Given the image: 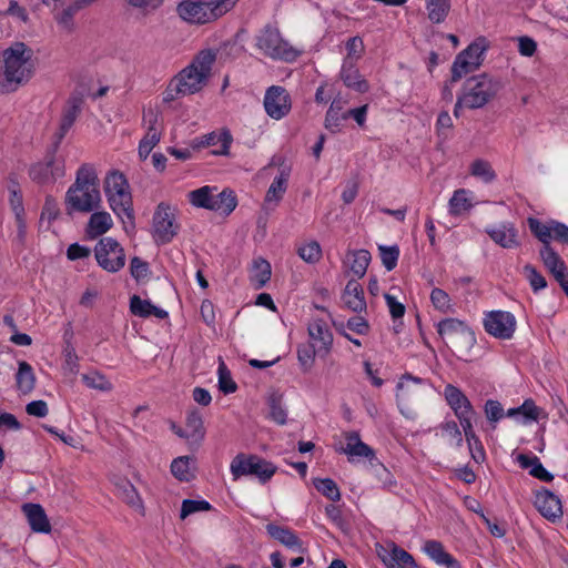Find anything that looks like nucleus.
I'll return each mask as SVG.
<instances>
[{
    "label": "nucleus",
    "instance_id": "obj_42",
    "mask_svg": "<svg viewBox=\"0 0 568 568\" xmlns=\"http://www.w3.org/2000/svg\"><path fill=\"white\" fill-rule=\"evenodd\" d=\"M215 189L202 186L187 193L190 203L195 207L211 210L214 201Z\"/></svg>",
    "mask_w": 568,
    "mask_h": 568
},
{
    "label": "nucleus",
    "instance_id": "obj_60",
    "mask_svg": "<svg viewBox=\"0 0 568 568\" xmlns=\"http://www.w3.org/2000/svg\"><path fill=\"white\" fill-rule=\"evenodd\" d=\"M211 508L212 507H211L210 503H207L206 500L185 499L182 503L180 517L182 519H184L192 514H195L199 511H207Z\"/></svg>",
    "mask_w": 568,
    "mask_h": 568
},
{
    "label": "nucleus",
    "instance_id": "obj_48",
    "mask_svg": "<svg viewBox=\"0 0 568 568\" xmlns=\"http://www.w3.org/2000/svg\"><path fill=\"white\" fill-rule=\"evenodd\" d=\"M440 436L452 446L462 447L463 435L454 420H447L439 425Z\"/></svg>",
    "mask_w": 568,
    "mask_h": 568
},
{
    "label": "nucleus",
    "instance_id": "obj_27",
    "mask_svg": "<svg viewBox=\"0 0 568 568\" xmlns=\"http://www.w3.org/2000/svg\"><path fill=\"white\" fill-rule=\"evenodd\" d=\"M476 50H478L477 47H467L465 50L457 54L452 67V83L457 82L464 75L475 71L480 67V62L468 60V54L471 53V51L476 52Z\"/></svg>",
    "mask_w": 568,
    "mask_h": 568
},
{
    "label": "nucleus",
    "instance_id": "obj_44",
    "mask_svg": "<svg viewBox=\"0 0 568 568\" xmlns=\"http://www.w3.org/2000/svg\"><path fill=\"white\" fill-rule=\"evenodd\" d=\"M473 206V197L464 189L454 192L449 200V213L453 215H459L468 211Z\"/></svg>",
    "mask_w": 568,
    "mask_h": 568
},
{
    "label": "nucleus",
    "instance_id": "obj_15",
    "mask_svg": "<svg viewBox=\"0 0 568 568\" xmlns=\"http://www.w3.org/2000/svg\"><path fill=\"white\" fill-rule=\"evenodd\" d=\"M233 142V136L229 129H222L221 131H213L201 138H195L191 141L190 145L192 150L199 151L203 148L217 146L212 151L215 155H227L230 146Z\"/></svg>",
    "mask_w": 568,
    "mask_h": 568
},
{
    "label": "nucleus",
    "instance_id": "obj_9",
    "mask_svg": "<svg viewBox=\"0 0 568 568\" xmlns=\"http://www.w3.org/2000/svg\"><path fill=\"white\" fill-rule=\"evenodd\" d=\"M276 466L257 455H236L230 465L234 480L242 476H255L261 484L267 483L276 473Z\"/></svg>",
    "mask_w": 568,
    "mask_h": 568
},
{
    "label": "nucleus",
    "instance_id": "obj_6",
    "mask_svg": "<svg viewBox=\"0 0 568 568\" xmlns=\"http://www.w3.org/2000/svg\"><path fill=\"white\" fill-rule=\"evenodd\" d=\"M500 89L499 80L483 73L468 78L460 94L466 100V109L475 110L485 106L495 99Z\"/></svg>",
    "mask_w": 568,
    "mask_h": 568
},
{
    "label": "nucleus",
    "instance_id": "obj_14",
    "mask_svg": "<svg viewBox=\"0 0 568 568\" xmlns=\"http://www.w3.org/2000/svg\"><path fill=\"white\" fill-rule=\"evenodd\" d=\"M264 109L268 116L281 120L291 111V98L286 89L280 85L270 87L264 97Z\"/></svg>",
    "mask_w": 568,
    "mask_h": 568
},
{
    "label": "nucleus",
    "instance_id": "obj_51",
    "mask_svg": "<svg viewBox=\"0 0 568 568\" xmlns=\"http://www.w3.org/2000/svg\"><path fill=\"white\" fill-rule=\"evenodd\" d=\"M541 409L537 407L531 399H526L519 407L510 408L507 410L506 415L508 417H515L517 415H521L527 420H537Z\"/></svg>",
    "mask_w": 568,
    "mask_h": 568
},
{
    "label": "nucleus",
    "instance_id": "obj_29",
    "mask_svg": "<svg viewBox=\"0 0 568 568\" xmlns=\"http://www.w3.org/2000/svg\"><path fill=\"white\" fill-rule=\"evenodd\" d=\"M113 226L111 215L105 211L93 212L87 224V234L95 239L105 234Z\"/></svg>",
    "mask_w": 568,
    "mask_h": 568
},
{
    "label": "nucleus",
    "instance_id": "obj_62",
    "mask_svg": "<svg viewBox=\"0 0 568 568\" xmlns=\"http://www.w3.org/2000/svg\"><path fill=\"white\" fill-rule=\"evenodd\" d=\"M9 203L14 216L24 215L23 197L17 183L9 186Z\"/></svg>",
    "mask_w": 568,
    "mask_h": 568
},
{
    "label": "nucleus",
    "instance_id": "obj_41",
    "mask_svg": "<svg viewBox=\"0 0 568 568\" xmlns=\"http://www.w3.org/2000/svg\"><path fill=\"white\" fill-rule=\"evenodd\" d=\"M528 225L531 233L542 242V246H550V241L554 237L552 229L555 227V221L542 223L537 219L529 217Z\"/></svg>",
    "mask_w": 568,
    "mask_h": 568
},
{
    "label": "nucleus",
    "instance_id": "obj_11",
    "mask_svg": "<svg viewBox=\"0 0 568 568\" xmlns=\"http://www.w3.org/2000/svg\"><path fill=\"white\" fill-rule=\"evenodd\" d=\"M425 381L412 375H404L398 384L396 392L397 405L400 413L406 417H413L414 412L409 404L417 403L423 397Z\"/></svg>",
    "mask_w": 568,
    "mask_h": 568
},
{
    "label": "nucleus",
    "instance_id": "obj_4",
    "mask_svg": "<svg viewBox=\"0 0 568 568\" xmlns=\"http://www.w3.org/2000/svg\"><path fill=\"white\" fill-rule=\"evenodd\" d=\"M104 191L111 210L123 222L124 231L126 233L133 231L134 210L128 180H106Z\"/></svg>",
    "mask_w": 568,
    "mask_h": 568
},
{
    "label": "nucleus",
    "instance_id": "obj_45",
    "mask_svg": "<svg viewBox=\"0 0 568 568\" xmlns=\"http://www.w3.org/2000/svg\"><path fill=\"white\" fill-rule=\"evenodd\" d=\"M266 530L271 535V537L278 540L283 545H285L290 548H298L300 547V541H298L297 536L290 529L274 525V524H268L266 526Z\"/></svg>",
    "mask_w": 568,
    "mask_h": 568
},
{
    "label": "nucleus",
    "instance_id": "obj_39",
    "mask_svg": "<svg viewBox=\"0 0 568 568\" xmlns=\"http://www.w3.org/2000/svg\"><path fill=\"white\" fill-rule=\"evenodd\" d=\"M237 201L232 191L223 190L214 194V201L211 205V211L220 212L224 215H230L236 207Z\"/></svg>",
    "mask_w": 568,
    "mask_h": 568
},
{
    "label": "nucleus",
    "instance_id": "obj_49",
    "mask_svg": "<svg viewBox=\"0 0 568 568\" xmlns=\"http://www.w3.org/2000/svg\"><path fill=\"white\" fill-rule=\"evenodd\" d=\"M89 4L91 3L88 0H75L72 4L64 8L57 17L58 23L65 29L71 30L73 27L74 14Z\"/></svg>",
    "mask_w": 568,
    "mask_h": 568
},
{
    "label": "nucleus",
    "instance_id": "obj_18",
    "mask_svg": "<svg viewBox=\"0 0 568 568\" xmlns=\"http://www.w3.org/2000/svg\"><path fill=\"white\" fill-rule=\"evenodd\" d=\"M378 556L387 568H416L413 556L394 542L381 547Z\"/></svg>",
    "mask_w": 568,
    "mask_h": 568
},
{
    "label": "nucleus",
    "instance_id": "obj_64",
    "mask_svg": "<svg viewBox=\"0 0 568 568\" xmlns=\"http://www.w3.org/2000/svg\"><path fill=\"white\" fill-rule=\"evenodd\" d=\"M130 272L135 281L141 282L149 277L150 267L146 262H144L138 256H134L130 263Z\"/></svg>",
    "mask_w": 568,
    "mask_h": 568
},
{
    "label": "nucleus",
    "instance_id": "obj_63",
    "mask_svg": "<svg viewBox=\"0 0 568 568\" xmlns=\"http://www.w3.org/2000/svg\"><path fill=\"white\" fill-rule=\"evenodd\" d=\"M523 273L534 291H539L546 287L547 282L545 277L532 265H525Z\"/></svg>",
    "mask_w": 568,
    "mask_h": 568
},
{
    "label": "nucleus",
    "instance_id": "obj_33",
    "mask_svg": "<svg viewBox=\"0 0 568 568\" xmlns=\"http://www.w3.org/2000/svg\"><path fill=\"white\" fill-rule=\"evenodd\" d=\"M185 424V430L187 432V442L190 444H200V442L204 438L205 435L201 414L196 410L189 412Z\"/></svg>",
    "mask_w": 568,
    "mask_h": 568
},
{
    "label": "nucleus",
    "instance_id": "obj_10",
    "mask_svg": "<svg viewBox=\"0 0 568 568\" xmlns=\"http://www.w3.org/2000/svg\"><path fill=\"white\" fill-rule=\"evenodd\" d=\"M94 256L99 266L109 273L122 270L126 261L122 245L110 236L103 237L97 243Z\"/></svg>",
    "mask_w": 568,
    "mask_h": 568
},
{
    "label": "nucleus",
    "instance_id": "obj_16",
    "mask_svg": "<svg viewBox=\"0 0 568 568\" xmlns=\"http://www.w3.org/2000/svg\"><path fill=\"white\" fill-rule=\"evenodd\" d=\"M447 404L454 410L459 423L473 419L475 415L474 407L465 394L456 386L448 384L444 389Z\"/></svg>",
    "mask_w": 568,
    "mask_h": 568
},
{
    "label": "nucleus",
    "instance_id": "obj_40",
    "mask_svg": "<svg viewBox=\"0 0 568 568\" xmlns=\"http://www.w3.org/2000/svg\"><path fill=\"white\" fill-rule=\"evenodd\" d=\"M286 189L287 185L285 183V180H276L270 185L262 207L263 211L266 212V214H268L270 211L274 210L277 206L278 202L286 192Z\"/></svg>",
    "mask_w": 568,
    "mask_h": 568
},
{
    "label": "nucleus",
    "instance_id": "obj_28",
    "mask_svg": "<svg viewBox=\"0 0 568 568\" xmlns=\"http://www.w3.org/2000/svg\"><path fill=\"white\" fill-rule=\"evenodd\" d=\"M130 311L133 315L139 317L153 315L156 318L163 320L169 316L166 311L153 305L149 300H142L138 295H133L130 298Z\"/></svg>",
    "mask_w": 568,
    "mask_h": 568
},
{
    "label": "nucleus",
    "instance_id": "obj_36",
    "mask_svg": "<svg viewBox=\"0 0 568 568\" xmlns=\"http://www.w3.org/2000/svg\"><path fill=\"white\" fill-rule=\"evenodd\" d=\"M467 326L468 324L466 322L449 317L439 321L436 324V329L442 338L449 342L454 337L458 336V334H460Z\"/></svg>",
    "mask_w": 568,
    "mask_h": 568
},
{
    "label": "nucleus",
    "instance_id": "obj_55",
    "mask_svg": "<svg viewBox=\"0 0 568 568\" xmlns=\"http://www.w3.org/2000/svg\"><path fill=\"white\" fill-rule=\"evenodd\" d=\"M297 254L306 263L315 264L322 257V248L318 242L310 241L298 247Z\"/></svg>",
    "mask_w": 568,
    "mask_h": 568
},
{
    "label": "nucleus",
    "instance_id": "obj_32",
    "mask_svg": "<svg viewBox=\"0 0 568 568\" xmlns=\"http://www.w3.org/2000/svg\"><path fill=\"white\" fill-rule=\"evenodd\" d=\"M460 426L464 430L466 442L468 444L471 457L475 462L480 463L485 458L484 448L479 442V438L476 436L473 427V419H467L460 423Z\"/></svg>",
    "mask_w": 568,
    "mask_h": 568
},
{
    "label": "nucleus",
    "instance_id": "obj_38",
    "mask_svg": "<svg viewBox=\"0 0 568 568\" xmlns=\"http://www.w3.org/2000/svg\"><path fill=\"white\" fill-rule=\"evenodd\" d=\"M371 262V254L366 250H358L347 255V265L357 277H363Z\"/></svg>",
    "mask_w": 568,
    "mask_h": 568
},
{
    "label": "nucleus",
    "instance_id": "obj_30",
    "mask_svg": "<svg viewBox=\"0 0 568 568\" xmlns=\"http://www.w3.org/2000/svg\"><path fill=\"white\" fill-rule=\"evenodd\" d=\"M423 549L436 564L445 566L446 568H460L457 560L444 549L439 541L427 540Z\"/></svg>",
    "mask_w": 568,
    "mask_h": 568
},
{
    "label": "nucleus",
    "instance_id": "obj_31",
    "mask_svg": "<svg viewBox=\"0 0 568 568\" xmlns=\"http://www.w3.org/2000/svg\"><path fill=\"white\" fill-rule=\"evenodd\" d=\"M516 459L521 468H529V474L532 477L546 483H549L554 479V476L542 466L538 457H530L525 454H519Z\"/></svg>",
    "mask_w": 568,
    "mask_h": 568
},
{
    "label": "nucleus",
    "instance_id": "obj_8",
    "mask_svg": "<svg viewBox=\"0 0 568 568\" xmlns=\"http://www.w3.org/2000/svg\"><path fill=\"white\" fill-rule=\"evenodd\" d=\"M256 45L273 60L293 62L300 55V51L282 38L278 29L270 24L265 26L256 37Z\"/></svg>",
    "mask_w": 568,
    "mask_h": 568
},
{
    "label": "nucleus",
    "instance_id": "obj_12",
    "mask_svg": "<svg viewBox=\"0 0 568 568\" xmlns=\"http://www.w3.org/2000/svg\"><path fill=\"white\" fill-rule=\"evenodd\" d=\"M484 328L496 338L509 339L516 329V318L506 311H490L485 314Z\"/></svg>",
    "mask_w": 568,
    "mask_h": 568
},
{
    "label": "nucleus",
    "instance_id": "obj_54",
    "mask_svg": "<svg viewBox=\"0 0 568 568\" xmlns=\"http://www.w3.org/2000/svg\"><path fill=\"white\" fill-rule=\"evenodd\" d=\"M82 381L89 388L101 392H110L113 387L112 383L103 374L95 371L83 374Z\"/></svg>",
    "mask_w": 568,
    "mask_h": 568
},
{
    "label": "nucleus",
    "instance_id": "obj_7",
    "mask_svg": "<svg viewBox=\"0 0 568 568\" xmlns=\"http://www.w3.org/2000/svg\"><path fill=\"white\" fill-rule=\"evenodd\" d=\"M100 204L101 193L95 180H75L65 194L69 212L89 213L99 209Z\"/></svg>",
    "mask_w": 568,
    "mask_h": 568
},
{
    "label": "nucleus",
    "instance_id": "obj_58",
    "mask_svg": "<svg viewBox=\"0 0 568 568\" xmlns=\"http://www.w3.org/2000/svg\"><path fill=\"white\" fill-rule=\"evenodd\" d=\"M433 306L442 313L453 312L452 300L449 295L442 288L435 287L430 293Z\"/></svg>",
    "mask_w": 568,
    "mask_h": 568
},
{
    "label": "nucleus",
    "instance_id": "obj_22",
    "mask_svg": "<svg viewBox=\"0 0 568 568\" xmlns=\"http://www.w3.org/2000/svg\"><path fill=\"white\" fill-rule=\"evenodd\" d=\"M486 233L496 244L504 248L519 246L518 231L513 223L503 222L496 226L487 227Z\"/></svg>",
    "mask_w": 568,
    "mask_h": 568
},
{
    "label": "nucleus",
    "instance_id": "obj_47",
    "mask_svg": "<svg viewBox=\"0 0 568 568\" xmlns=\"http://www.w3.org/2000/svg\"><path fill=\"white\" fill-rule=\"evenodd\" d=\"M428 18L433 23H442L450 9V0H426Z\"/></svg>",
    "mask_w": 568,
    "mask_h": 568
},
{
    "label": "nucleus",
    "instance_id": "obj_50",
    "mask_svg": "<svg viewBox=\"0 0 568 568\" xmlns=\"http://www.w3.org/2000/svg\"><path fill=\"white\" fill-rule=\"evenodd\" d=\"M193 459L189 456H181L173 459L171 464V471L175 478L181 481H189L192 478L191 462Z\"/></svg>",
    "mask_w": 568,
    "mask_h": 568
},
{
    "label": "nucleus",
    "instance_id": "obj_43",
    "mask_svg": "<svg viewBox=\"0 0 568 568\" xmlns=\"http://www.w3.org/2000/svg\"><path fill=\"white\" fill-rule=\"evenodd\" d=\"M449 343L456 348L460 356L470 354V351L476 344V336L474 331L467 326L458 336L449 341Z\"/></svg>",
    "mask_w": 568,
    "mask_h": 568
},
{
    "label": "nucleus",
    "instance_id": "obj_5",
    "mask_svg": "<svg viewBox=\"0 0 568 568\" xmlns=\"http://www.w3.org/2000/svg\"><path fill=\"white\" fill-rule=\"evenodd\" d=\"M179 209L169 202H160L152 215L151 236L155 244L164 245L179 234L181 225L178 220Z\"/></svg>",
    "mask_w": 568,
    "mask_h": 568
},
{
    "label": "nucleus",
    "instance_id": "obj_56",
    "mask_svg": "<svg viewBox=\"0 0 568 568\" xmlns=\"http://www.w3.org/2000/svg\"><path fill=\"white\" fill-rule=\"evenodd\" d=\"M119 493L121 498L131 507L142 510L143 504L140 495L138 494L135 487L129 483L124 481L121 486H119Z\"/></svg>",
    "mask_w": 568,
    "mask_h": 568
},
{
    "label": "nucleus",
    "instance_id": "obj_19",
    "mask_svg": "<svg viewBox=\"0 0 568 568\" xmlns=\"http://www.w3.org/2000/svg\"><path fill=\"white\" fill-rule=\"evenodd\" d=\"M540 257L545 266L554 275L568 296V273L562 258L554 251L551 246H542Z\"/></svg>",
    "mask_w": 568,
    "mask_h": 568
},
{
    "label": "nucleus",
    "instance_id": "obj_2",
    "mask_svg": "<svg viewBox=\"0 0 568 568\" xmlns=\"http://www.w3.org/2000/svg\"><path fill=\"white\" fill-rule=\"evenodd\" d=\"M215 59L213 50H201L189 65L173 77L186 95L195 94L206 85Z\"/></svg>",
    "mask_w": 568,
    "mask_h": 568
},
{
    "label": "nucleus",
    "instance_id": "obj_35",
    "mask_svg": "<svg viewBox=\"0 0 568 568\" xmlns=\"http://www.w3.org/2000/svg\"><path fill=\"white\" fill-rule=\"evenodd\" d=\"M271 274V264L266 260H254L250 280L255 288H262L270 281Z\"/></svg>",
    "mask_w": 568,
    "mask_h": 568
},
{
    "label": "nucleus",
    "instance_id": "obj_13",
    "mask_svg": "<svg viewBox=\"0 0 568 568\" xmlns=\"http://www.w3.org/2000/svg\"><path fill=\"white\" fill-rule=\"evenodd\" d=\"M82 104L83 98L79 93L71 94L70 98L67 100L65 105L62 110L59 129L53 136V152H57L63 138L74 124L77 118L81 113Z\"/></svg>",
    "mask_w": 568,
    "mask_h": 568
},
{
    "label": "nucleus",
    "instance_id": "obj_25",
    "mask_svg": "<svg viewBox=\"0 0 568 568\" xmlns=\"http://www.w3.org/2000/svg\"><path fill=\"white\" fill-rule=\"evenodd\" d=\"M55 152L48 154L44 162L32 166L30 174L33 178H62L65 174L64 160L54 158Z\"/></svg>",
    "mask_w": 568,
    "mask_h": 568
},
{
    "label": "nucleus",
    "instance_id": "obj_21",
    "mask_svg": "<svg viewBox=\"0 0 568 568\" xmlns=\"http://www.w3.org/2000/svg\"><path fill=\"white\" fill-rule=\"evenodd\" d=\"M339 78L344 85L358 93H366L369 90V83L361 74L355 65L353 58H345L341 68Z\"/></svg>",
    "mask_w": 568,
    "mask_h": 568
},
{
    "label": "nucleus",
    "instance_id": "obj_23",
    "mask_svg": "<svg viewBox=\"0 0 568 568\" xmlns=\"http://www.w3.org/2000/svg\"><path fill=\"white\" fill-rule=\"evenodd\" d=\"M308 335L311 343L315 345L318 351L327 353L333 343V334L327 323L320 318H314L308 324Z\"/></svg>",
    "mask_w": 568,
    "mask_h": 568
},
{
    "label": "nucleus",
    "instance_id": "obj_34",
    "mask_svg": "<svg viewBox=\"0 0 568 568\" xmlns=\"http://www.w3.org/2000/svg\"><path fill=\"white\" fill-rule=\"evenodd\" d=\"M343 105L339 100H333L326 114L324 126L335 133L341 130L343 121H346V112H342Z\"/></svg>",
    "mask_w": 568,
    "mask_h": 568
},
{
    "label": "nucleus",
    "instance_id": "obj_1",
    "mask_svg": "<svg viewBox=\"0 0 568 568\" xmlns=\"http://www.w3.org/2000/svg\"><path fill=\"white\" fill-rule=\"evenodd\" d=\"M33 50L23 42H14L0 58V93L17 91L34 73Z\"/></svg>",
    "mask_w": 568,
    "mask_h": 568
},
{
    "label": "nucleus",
    "instance_id": "obj_59",
    "mask_svg": "<svg viewBox=\"0 0 568 568\" xmlns=\"http://www.w3.org/2000/svg\"><path fill=\"white\" fill-rule=\"evenodd\" d=\"M160 132L158 129H150L145 136L140 141L139 144V155L142 159H146L152 149L159 143L160 141Z\"/></svg>",
    "mask_w": 568,
    "mask_h": 568
},
{
    "label": "nucleus",
    "instance_id": "obj_26",
    "mask_svg": "<svg viewBox=\"0 0 568 568\" xmlns=\"http://www.w3.org/2000/svg\"><path fill=\"white\" fill-rule=\"evenodd\" d=\"M22 510L28 519L31 529L36 532L48 534L51 531V525L43 507L39 504L28 503L22 506Z\"/></svg>",
    "mask_w": 568,
    "mask_h": 568
},
{
    "label": "nucleus",
    "instance_id": "obj_17",
    "mask_svg": "<svg viewBox=\"0 0 568 568\" xmlns=\"http://www.w3.org/2000/svg\"><path fill=\"white\" fill-rule=\"evenodd\" d=\"M534 505L540 515L549 521L556 523L562 517L561 500L548 489L536 493Z\"/></svg>",
    "mask_w": 568,
    "mask_h": 568
},
{
    "label": "nucleus",
    "instance_id": "obj_37",
    "mask_svg": "<svg viewBox=\"0 0 568 568\" xmlns=\"http://www.w3.org/2000/svg\"><path fill=\"white\" fill-rule=\"evenodd\" d=\"M17 387L22 394H29L33 390L36 385V376L31 365L24 361L19 363L18 373L16 376Z\"/></svg>",
    "mask_w": 568,
    "mask_h": 568
},
{
    "label": "nucleus",
    "instance_id": "obj_3",
    "mask_svg": "<svg viewBox=\"0 0 568 568\" xmlns=\"http://www.w3.org/2000/svg\"><path fill=\"white\" fill-rule=\"evenodd\" d=\"M239 0H182L176 6L178 16L189 24L210 23L230 11Z\"/></svg>",
    "mask_w": 568,
    "mask_h": 568
},
{
    "label": "nucleus",
    "instance_id": "obj_46",
    "mask_svg": "<svg viewBox=\"0 0 568 568\" xmlns=\"http://www.w3.org/2000/svg\"><path fill=\"white\" fill-rule=\"evenodd\" d=\"M265 175L274 178H288L292 172V164L282 155H274L267 166L263 169Z\"/></svg>",
    "mask_w": 568,
    "mask_h": 568
},
{
    "label": "nucleus",
    "instance_id": "obj_52",
    "mask_svg": "<svg viewBox=\"0 0 568 568\" xmlns=\"http://www.w3.org/2000/svg\"><path fill=\"white\" fill-rule=\"evenodd\" d=\"M315 488L332 501L341 499V491L336 483L331 478H315L313 481Z\"/></svg>",
    "mask_w": 568,
    "mask_h": 568
},
{
    "label": "nucleus",
    "instance_id": "obj_57",
    "mask_svg": "<svg viewBox=\"0 0 568 568\" xmlns=\"http://www.w3.org/2000/svg\"><path fill=\"white\" fill-rule=\"evenodd\" d=\"M219 388L224 394L234 393L237 388L235 382L232 378L231 372L226 367L225 363L220 359L219 368Z\"/></svg>",
    "mask_w": 568,
    "mask_h": 568
},
{
    "label": "nucleus",
    "instance_id": "obj_61",
    "mask_svg": "<svg viewBox=\"0 0 568 568\" xmlns=\"http://www.w3.org/2000/svg\"><path fill=\"white\" fill-rule=\"evenodd\" d=\"M379 253L382 263L387 271H392L396 267L399 250L397 246H379Z\"/></svg>",
    "mask_w": 568,
    "mask_h": 568
},
{
    "label": "nucleus",
    "instance_id": "obj_53",
    "mask_svg": "<svg viewBox=\"0 0 568 568\" xmlns=\"http://www.w3.org/2000/svg\"><path fill=\"white\" fill-rule=\"evenodd\" d=\"M270 414L268 417L278 425H284L287 419L286 409L283 407L282 397L278 395H271L267 400Z\"/></svg>",
    "mask_w": 568,
    "mask_h": 568
},
{
    "label": "nucleus",
    "instance_id": "obj_24",
    "mask_svg": "<svg viewBox=\"0 0 568 568\" xmlns=\"http://www.w3.org/2000/svg\"><path fill=\"white\" fill-rule=\"evenodd\" d=\"M344 305L355 313L366 311V301L362 285L356 280H351L342 294Z\"/></svg>",
    "mask_w": 568,
    "mask_h": 568
},
{
    "label": "nucleus",
    "instance_id": "obj_20",
    "mask_svg": "<svg viewBox=\"0 0 568 568\" xmlns=\"http://www.w3.org/2000/svg\"><path fill=\"white\" fill-rule=\"evenodd\" d=\"M345 445L341 446L337 452L345 454L349 462L356 457H363L369 462L376 459L375 452L367 444L362 442L357 432L344 433Z\"/></svg>",
    "mask_w": 568,
    "mask_h": 568
}]
</instances>
